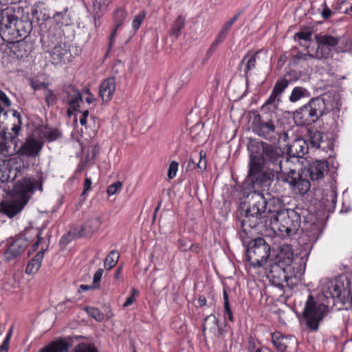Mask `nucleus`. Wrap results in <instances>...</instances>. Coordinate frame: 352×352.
Returning <instances> with one entry per match:
<instances>
[{
  "label": "nucleus",
  "mask_w": 352,
  "mask_h": 352,
  "mask_svg": "<svg viewBox=\"0 0 352 352\" xmlns=\"http://www.w3.org/2000/svg\"><path fill=\"white\" fill-rule=\"evenodd\" d=\"M126 16V12L124 9L122 8L116 9L113 13L114 25H116L117 28H120L125 19Z\"/></svg>",
  "instance_id": "37"
},
{
  "label": "nucleus",
  "mask_w": 352,
  "mask_h": 352,
  "mask_svg": "<svg viewBox=\"0 0 352 352\" xmlns=\"http://www.w3.org/2000/svg\"><path fill=\"white\" fill-rule=\"evenodd\" d=\"M310 96L309 91L302 87H296L293 89L289 100L291 102H296L302 98H307Z\"/></svg>",
  "instance_id": "30"
},
{
  "label": "nucleus",
  "mask_w": 352,
  "mask_h": 352,
  "mask_svg": "<svg viewBox=\"0 0 352 352\" xmlns=\"http://www.w3.org/2000/svg\"><path fill=\"white\" fill-rule=\"evenodd\" d=\"M184 25L185 19L181 15L178 16L173 24L170 34L177 38Z\"/></svg>",
  "instance_id": "35"
},
{
  "label": "nucleus",
  "mask_w": 352,
  "mask_h": 352,
  "mask_svg": "<svg viewBox=\"0 0 352 352\" xmlns=\"http://www.w3.org/2000/svg\"><path fill=\"white\" fill-rule=\"evenodd\" d=\"M91 181L89 178H86L84 182V190L82 194H85L91 188Z\"/></svg>",
  "instance_id": "58"
},
{
  "label": "nucleus",
  "mask_w": 352,
  "mask_h": 352,
  "mask_svg": "<svg viewBox=\"0 0 352 352\" xmlns=\"http://www.w3.org/2000/svg\"><path fill=\"white\" fill-rule=\"evenodd\" d=\"M327 113L324 99L321 97L311 98L308 103L293 113L295 122L298 126H308L316 122Z\"/></svg>",
  "instance_id": "6"
},
{
  "label": "nucleus",
  "mask_w": 352,
  "mask_h": 352,
  "mask_svg": "<svg viewBox=\"0 0 352 352\" xmlns=\"http://www.w3.org/2000/svg\"><path fill=\"white\" fill-rule=\"evenodd\" d=\"M179 164L173 161L169 165L168 170V177L170 179H173L177 174V170H178Z\"/></svg>",
  "instance_id": "49"
},
{
  "label": "nucleus",
  "mask_w": 352,
  "mask_h": 352,
  "mask_svg": "<svg viewBox=\"0 0 352 352\" xmlns=\"http://www.w3.org/2000/svg\"><path fill=\"white\" fill-rule=\"evenodd\" d=\"M59 136V133L57 130H49L45 133V137L50 141L55 140Z\"/></svg>",
  "instance_id": "55"
},
{
  "label": "nucleus",
  "mask_w": 352,
  "mask_h": 352,
  "mask_svg": "<svg viewBox=\"0 0 352 352\" xmlns=\"http://www.w3.org/2000/svg\"><path fill=\"white\" fill-rule=\"evenodd\" d=\"M328 171L327 162L316 160L300 172L289 168L288 173L281 174L278 179L279 182L288 184L295 194L303 195L310 190L311 182L314 184L320 181Z\"/></svg>",
  "instance_id": "3"
},
{
  "label": "nucleus",
  "mask_w": 352,
  "mask_h": 352,
  "mask_svg": "<svg viewBox=\"0 0 352 352\" xmlns=\"http://www.w3.org/2000/svg\"><path fill=\"white\" fill-rule=\"evenodd\" d=\"M258 54V52H256L254 55L250 56L247 54L244 56L240 63L239 67H241L245 64L244 73L245 76H248V72L254 69L256 67V57Z\"/></svg>",
  "instance_id": "31"
},
{
  "label": "nucleus",
  "mask_w": 352,
  "mask_h": 352,
  "mask_svg": "<svg viewBox=\"0 0 352 352\" xmlns=\"http://www.w3.org/2000/svg\"><path fill=\"white\" fill-rule=\"evenodd\" d=\"M118 28H117L116 25H114V28H113L112 32L111 33V35H110V37H109V43L108 50H110V49L113 45V43L115 42V38H116V36L117 30Z\"/></svg>",
  "instance_id": "56"
},
{
  "label": "nucleus",
  "mask_w": 352,
  "mask_h": 352,
  "mask_svg": "<svg viewBox=\"0 0 352 352\" xmlns=\"http://www.w3.org/2000/svg\"><path fill=\"white\" fill-rule=\"evenodd\" d=\"M223 300H224V303H223L224 313H225V314L228 315V319L230 321H233L234 320L233 314H232V311L230 306L229 300H228V294L226 289H223Z\"/></svg>",
  "instance_id": "40"
},
{
  "label": "nucleus",
  "mask_w": 352,
  "mask_h": 352,
  "mask_svg": "<svg viewBox=\"0 0 352 352\" xmlns=\"http://www.w3.org/2000/svg\"><path fill=\"white\" fill-rule=\"evenodd\" d=\"M12 328H11L5 338L3 344L0 346V352H7L8 350L10 340L12 336Z\"/></svg>",
  "instance_id": "51"
},
{
  "label": "nucleus",
  "mask_w": 352,
  "mask_h": 352,
  "mask_svg": "<svg viewBox=\"0 0 352 352\" xmlns=\"http://www.w3.org/2000/svg\"><path fill=\"white\" fill-rule=\"evenodd\" d=\"M119 253L116 250H112L107 256L104 261V265L107 270L112 269L118 263Z\"/></svg>",
  "instance_id": "34"
},
{
  "label": "nucleus",
  "mask_w": 352,
  "mask_h": 352,
  "mask_svg": "<svg viewBox=\"0 0 352 352\" xmlns=\"http://www.w3.org/2000/svg\"><path fill=\"white\" fill-rule=\"evenodd\" d=\"M280 173V171L267 169L265 171L261 170L259 173L250 175L248 170V177L251 178V182L254 188H268L274 181L275 177Z\"/></svg>",
  "instance_id": "13"
},
{
  "label": "nucleus",
  "mask_w": 352,
  "mask_h": 352,
  "mask_svg": "<svg viewBox=\"0 0 352 352\" xmlns=\"http://www.w3.org/2000/svg\"><path fill=\"white\" fill-rule=\"evenodd\" d=\"M32 22L19 19L14 9H7L3 12L0 23V36L3 41L19 43L26 38L32 31Z\"/></svg>",
  "instance_id": "4"
},
{
  "label": "nucleus",
  "mask_w": 352,
  "mask_h": 352,
  "mask_svg": "<svg viewBox=\"0 0 352 352\" xmlns=\"http://www.w3.org/2000/svg\"><path fill=\"white\" fill-rule=\"evenodd\" d=\"M323 133L317 129H309L307 131L308 140L313 147L319 148L323 140Z\"/></svg>",
  "instance_id": "27"
},
{
  "label": "nucleus",
  "mask_w": 352,
  "mask_h": 352,
  "mask_svg": "<svg viewBox=\"0 0 352 352\" xmlns=\"http://www.w3.org/2000/svg\"><path fill=\"white\" fill-rule=\"evenodd\" d=\"M270 256V246L263 238L251 241L246 250L247 260L254 267H263Z\"/></svg>",
  "instance_id": "9"
},
{
  "label": "nucleus",
  "mask_w": 352,
  "mask_h": 352,
  "mask_svg": "<svg viewBox=\"0 0 352 352\" xmlns=\"http://www.w3.org/2000/svg\"><path fill=\"white\" fill-rule=\"evenodd\" d=\"M138 294L139 292L136 289L133 288L131 290V294L126 298L125 302L123 304V307H126L132 305L135 301V298L138 296Z\"/></svg>",
  "instance_id": "52"
},
{
  "label": "nucleus",
  "mask_w": 352,
  "mask_h": 352,
  "mask_svg": "<svg viewBox=\"0 0 352 352\" xmlns=\"http://www.w3.org/2000/svg\"><path fill=\"white\" fill-rule=\"evenodd\" d=\"M68 349V344L63 340L54 342L46 346L42 352H63Z\"/></svg>",
  "instance_id": "33"
},
{
  "label": "nucleus",
  "mask_w": 352,
  "mask_h": 352,
  "mask_svg": "<svg viewBox=\"0 0 352 352\" xmlns=\"http://www.w3.org/2000/svg\"><path fill=\"white\" fill-rule=\"evenodd\" d=\"M72 233L73 232L72 231H69L67 236L65 235L62 236L60 243L62 244H67L71 240L69 238Z\"/></svg>",
  "instance_id": "60"
},
{
  "label": "nucleus",
  "mask_w": 352,
  "mask_h": 352,
  "mask_svg": "<svg viewBox=\"0 0 352 352\" xmlns=\"http://www.w3.org/2000/svg\"><path fill=\"white\" fill-rule=\"evenodd\" d=\"M85 310L90 317L98 322H102L104 318V314L98 308L86 307Z\"/></svg>",
  "instance_id": "38"
},
{
  "label": "nucleus",
  "mask_w": 352,
  "mask_h": 352,
  "mask_svg": "<svg viewBox=\"0 0 352 352\" xmlns=\"http://www.w3.org/2000/svg\"><path fill=\"white\" fill-rule=\"evenodd\" d=\"M304 272V267L300 262L294 261L285 267L280 268L278 265H271L268 277L277 278L278 281L285 280L288 281L292 278H299Z\"/></svg>",
  "instance_id": "11"
},
{
  "label": "nucleus",
  "mask_w": 352,
  "mask_h": 352,
  "mask_svg": "<svg viewBox=\"0 0 352 352\" xmlns=\"http://www.w3.org/2000/svg\"><path fill=\"white\" fill-rule=\"evenodd\" d=\"M63 92L65 94V96L63 98V102L67 104L74 110H77L80 107L79 102H82L80 91L72 85H65L63 87Z\"/></svg>",
  "instance_id": "15"
},
{
  "label": "nucleus",
  "mask_w": 352,
  "mask_h": 352,
  "mask_svg": "<svg viewBox=\"0 0 352 352\" xmlns=\"http://www.w3.org/2000/svg\"><path fill=\"white\" fill-rule=\"evenodd\" d=\"M288 85H289L288 80H287L285 78L278 80L274 87L272 91L280 97V96L282 94V93L288 87Z\"/></svg>",
  "instance_id": "39"
},
{
  "label": "nucleus",
  "mask_w": 352,
  "mask_h": 352,
  "mask_svg": "<svg viewBox=\"0 0 352 352\" xmlns=\"http://www.w3.org/2000/svg\"><path fill=\"white\" fill-rule=\"evenodd\" d=\"M276 100H277V102H279L280 101V98L272 91L270 96L265 101V102L264 103L261 108L264 109L265 107L270 104H272L273 103L275 102Z\"/></svg>",
  "instance_id": "54"
},
{
  "label": "nucleus",
  "mask_w": 352,
  "mask_h": 352,
  "mask_svg": "<svg viewBox=\"0 0 352 352\" xmlns=\"http://www.w3.org/2000/svg\"><path fill=\"white\" fill-rule=\"evenodd\" d=\"M116 91V80L113 77L108 78L102 81L99 87V96L102 101H110Z\"/></svg>",
  "instance_id": "19"
},
{
  "label": "nucleus",
  "mask_w": 352,
  "mask_h": 352,
  "mask_svg": "<svg viewBox=\"0 0 352 352\" xmlns=\"http://www.w3.org/2000/svg\"><path fill=\"white\" fill-rule=\"evenodd\" d=\"M300 217L294 210L283 211L276 221L269 227L274 232H278L282 237H288L296 233L300 226Z\"/></svg>",
  "instance_id": "7"
},
{
  "label": "nucleus",
  "mask_w": 352,
  "mask_h": 352,
  "mask_svg": "<svg viewBox=\"0 0 352 352\" xmlns=\"http://www.w3.org/2000/svg\"><path fill=\"white\" fill-rule=\"evenodd\" d=\"M122 183L121 182L113 183L107 188V193L109 196L115 195L122 189Z\"/></svg>",
  "instance_id": "45"
},
{
  "label": "nucleus",
  "mask_w": 352,
  "mask_h": 352,
  "mask_svg": "<svg viewBox=\"0 0 352 352\" xmlns=\"http://www.w3.org/2000/svg\"><path fill=\"white\" fill-rule=\"evenodd\" d=\"M101 225V220L99 217H93L89 219L85 223L80 227L78 233L74 232V236L88 237L91 236L98 230Z\"/></svg>",
  "instance_id": "18"
},
{
  "label": "nucleus",
  "mask_w": 352,
  "mask_h": 352,
  "mask_svg": "<svg viewBox=\"0 0 352 352\" xmlns=\"http://www.w3.org/2000/svg\"><path fill=\"white\" fill-rule=\"evenodd\" d=\"M307 151V142L302 138L296 139L287 148V154L294 157H302Z\"/></svg>",
  "instance_id": "20"
},
{
  "label": "nucleus",
  "mask_w": 352,
  "mask_h": 352,
  "mask_svg": "<svg viewBox=\"0 0 352 352\" xmlns=\"http://www.w3.org/2000/svg\"><path fill=\"white\" fill-rule=\"evenodd\" d=\"M0 104L3 108H9L12 105L11 100L6 94V93L1 89H0Z\"/></svg>",
  "instance_id": "48"
},
{
  "label": "nucleus",
  "mask_w": 352,
  "mask_h": 352,
  "mask_svg": "<svg viewBox=\"0 0 352 352\" xmlns=\"http://www.w3.org/2000/svg\"><path fill=\"white\" fill-rule=\"evenodd\" d=\"M328 311V307L323 303L317 302L311 295L308 296L303 311V317L307 327L311 331L318 329L319 323Z\"/></svg>",
  "instance_id": "10"
},
{
  "label": "nucleus",
  "mask_w": 352,
  "mask_h": 352,
  "mask_svg": "<svg viewBox=\"0 0 352 352\" xmlns=\"http://www.w3.org/2000/svg\"><path fill=\"white\" fill-rule=\"evenodd\" d=\"M304 229L305 233L302 235L301 239H303L305 237H308L309 242L315 243L321 232L320 226L315 223L307 224Z\"/></svg>",
  "instance_id": "25"
},
{
  "label": "nucleus",
  "mask_w": 352,
  "mask_h": 352,
  "mask_svg": "<svg viewBox=\"0 0 352 352\" xmlns=\"http://www.w3.org/2000/svg\"><path fill=\"white\" fill-rule=\"evenodd\" d=\"M248 199V206L239 219L241 228L245 234L260 225L270 227L280 212L287 210L283 208L279 199L272 198L267 201L263 194L257 190L250 192Z\"/></svg>",
  "instance_id": "1"
},
{
  "label": "nucleus",
  "mask_w": 352,
  "mask_h": 352,
  "mask_svg": "<svg viewBox=\"0 0 352 352\" xmlns=\"http://www.w3.org/2000/svg\"><path fill=\"white\" fill-rule=\"evenodd\" d=\"M311 34L312 32L310 30L305 29L296 33L294 37L298 38L300 40L309 41L311 38Z\"/></svg>",
  "instance_id": "44"
},
{
  "label": "nucleus",
  "mask_w": 352,
  "mask_h": 352,
  "mask_svg": "<svg viewBox=\"0 0 352 352\" xmlns=\"http://www.w3.org/2000/svg\"><path fill=\"white\" fill-rule=\"evenodd\" d=\"M272 341L278 352H285L289 346L296 344V339L293 336H283L280 332L272 333Z\"/></svg>",
  "instance_id": "16"
},
{
  "label": "nucleus",
  "mask_w": 352,
  "mask_h": 352,
  "mask_svg": "<svg viewBox=\"0 0 352 352\" xmlns=\"http://www.w3.org/2000/svg\"><path fill=\"white\" fill-rule=\"evenodd\" d=\"M43 94L45 102L48 107L52 106L56 102L57 97L52 89H45Z\"/></svg>",
  "instance_id": "41"
},
{
  "label": "nucleus",
  "mask_w": 352,
  "mask_h": 352,
  "mask_svg": "<svg viewBox=\"0 0 352 352\" xmlns=\"http://www.w3.org/2000/svg\"><path fill=\"white\" fill-rule=\"evenodd\" d=\"M316 41L322 45L329 46V47H334L337 45L339 42H340V39L338 37H334L329 35H321L316 34L315 36Z\"/></svg>",
  "instance_id": "28"
},
{
  "label": "nucleus",
  "mask_w": 352,
  "mask_h": 352,
  "mask_svg": "<svg viewBox=\"0 0 352 352\" xmlns=\"http://www.w3.org/2000/svg\"><path fill=\"white\" fill-rule=\"evenodd\" d=\"M36 189L42 190L41 182L24 178L16 182L14 186V190L19 196V199L2 205V212L9 217H12L17 214L28 203L30 194Z\"/></svg>",
  "instance_id": "5"
},
{
  "label": "nucleus",
  "mask_w": 352,
  "mask_h": 352,
  "mask_svg": "<svg viewBox=\"0 0 352 352\" xmlns=\"http://www.w3.org/2000/svg\"><path fill=\"white\" fill-rule=\"evenodd\" d=\"M102 274L103 270L102 268L98 269L95 272L93 278V285L91 287V289H96L99 287Z\"/></svg>",
  "instance_id": "47"
},
{
  "label": "nucleus",
  "mask_w": 352,
  "mask_h": 352,
  "mask_svg": "<svg viewBox=\"0 0 352 352\" xmlns=\"http://www.w3.org/2000/svg\"><path fill=\"white\" fill-rule=\"evenodd\" d=\"M16 162L14 159H10L0 164V181L6 182L9 179H14L21 172V166H16L12 168L13 165Z\"/></svg>",
  "instance_id": "17"
},
{
  "label": "nucleus",
  "mask_w": 352,
  "mask_h": 352,
  "mask_svg": "<svg viewBox=\"0 0 352 352\" xmlns=\"http://www.w3.org/2000/svg\"><path fill=\"white\" fill-rule=\"evenodd\" d=\"M230 23L228 21L223 25L221 31L217 34L214 41L212 43L211 46L207 52V55H211L217 48L218 45L221 43L226 38L229 30L232 28Z\"/></svg>",
  "instance_id": "24"
},
{
  "label": "nucleus",
  "mask_w": 352,
  "mask_h": 352,
  "mask_svg": "<svg viewBox=\"0 0 352 352\" xmlns=\"http://www.w3.org/2000/svg\"><path fill=\"white\" fill-rule=\"evenodd\" d=\"M249 153L248 168L250 175L259 173L264 168L278 170L276 179L283 173H287L289 168L283 167L284 152L280 147L269 144L263 140L250 138L247 145Z\"/></svg>",
  "instance_id": "2"
},
{
  "label": "nucleus",
  "mask_w": 352,
  "mask_h": 352,
  "mask_svg": "<svg viewBox=\"0 0 352 352\" xmlns=\"http://www.w3.org/2000/svg\"><path fill=\"white\" fill-rule=\"evenodd\" d=\"M111 0H93V8L94 12L95 24L96 25V18H100V12H103L107 8Z\"/></svg>",
  "instance_id": "32"
},
{
  "label": "nucleus",
  "mask_w": 352,
  "mask_h": 352,
  "mask_svg": "<svg viewBox=\"0 0 352 352\" xmlns=\"http://www.w3.org/2000/svg\"><path fill=\"white\" fill-rule=\"evenodd\" d=\"M74 352H98V351L93 345L81 343L76 346Z\"/></svg>",
  "instance_id": "42"
},
{
  "label": "nucleus",
  "mask_w": 352,
  "mask_h": 352,
  "mask_svg": "<svg viewBox=\"0 0 352 352\" xmlns=\"http://www.w3.org/2000/svg\"><path fill=\"white\" fill-rule=\"evenodd\" d=\"M345 45L343 47L342 51L346 52L352 46V41L351 39H346Z\"/></svg>",
  "instance_id": "62"
},
{
  "label": "nucleus",
  "mask_w": 352,
  "mask_h": 352,
  "mask_svg": "<svg viewBox=\"0 0 352 352\" xmlns=\"http://www.w3.org/2000/svg\"><path fill=\"white\" fill-rule=\"evenodd\" d=\"M250 128L255 135L269 142H275L278 139L279 131L276 121L258 113H254L251 118Z\"/></svg>",
  "instance_id": "8"
},
{
  "label": "nucleus",
  "mask_w": 352,
  "mask_h": 352,
  "mask_svg": "<svg viewBox=\"0 0 352 352\" xmlns=\"http://www.w3.org/2000/svg\"><path fill=\"white\" fill-rule=\"evenodd\" d=\"M308 58H313L314 55L298 52L297 54L292 56V60L294 64H298L301 59L307 60Z\"/></svg>",
  "instance_id": "50"
},
{
  "label": "nucleus",
  "mask_w": 352,
  "mask_h": 352,
  "mask_svg": "<svg viewBox=\"0 0 352 352\" xmlns=\"http://www.w3.org/2000/svg\"><path fill=\"white\" fill-rule=\"evenodd\" d=\"M329 52V50L325 47V45H319L315 55H314V58H316L318 59H321L325 57Z\"/></svg>",
  "instance_id": "46"
},
{
  "label": "nucleus",
  "mask_w": 352,
  "mask_h": 352,
  "mask_svg": "<svg viewBox=\"0 0 352 352\" xmlns=\"http://www.w3.org/2000/svg\"><path fill=\"white\" fill-rule=\"evenodd\" d=\"M324 6H325V8L322 11L321 14L324 19H328L331 16L332 12L331 11V10L329 8H328L326 6L325 2H324Z\"/></svg>",
  "instance_id": "57"
},
{
  "label": "nucleus",
  "mask_w": 352,
  "mask_h": 352,
  "mask_svg": "<svg viewBox=\"0 0 352 352\" xmlns=\"http://www.w3.org/2000/svg\"><path fill=\"white\" fill-rule=\"evenodd\" d=\"M44 250L38 252L27 265L25 272L28 274H35L40 268L43 258Z\"/></svg>",
  "instance_id": "26"
},
{
  "label": "nucleus",
  "mask_w": 352,
  "mask_h": 352,
  "mask_svg": "<svg viewBox=\"0 0 352 352\" xmlns=\"http://www.w3.org/2000/svg\"><path fill=\"white\" fill-rule=\"evenodd\" d=\"M50 56L54 63H65L69 60V53L66 48L60 45L55 46L50 52Z\"/></svg>",
  "instance_id": "23"
},
{
  "label": "nucleus",
  "mask_w": 352,
  "mask_h": 352,
  "mask_svg": "<svg viewBox=\"0 0 352 352\" xmlns=\"http://www.w3.org/2000/svg\"><path fill=\"white\" fill-rule=\"evenodd\" d=\"M350 293L348 283L344 285V281L341 278L327 281L323 289V294L326 298H336L342 302L345 301Z\"/></svg>",
  "instance_id": "12"
},
{
  "label": "nucleus",
  "mask_w": 352,
  "mask_h": 352,
  "mask_svg": "<svg viewBox=\"0 0 352 352\" xmlns=\"http://www.w3.org/2000/svg\"><path fill=\"white\" fill-rule=\"evenodd\" d=\"M88 115H89L88 110H85V111H83L82 116V118H80V123L82 125H85L86 124V123H87V118Z\"/></svg>",
  "instance_id": "59"
},
{
  "label": "nucleus",
  "mask_w": 352,
  "mask_h": 352,
  "mask_svg": "<svg viewBox=\"0 0 352 352\" xmlns=\"http://www.w3.org/2000/svg\"><path fill=\"white\" fill-rule=\"evenodd\" d=\"M219 320L216 318V316L213 314H210L205 318L204 322L203 324V333H204L207 326H210V330L215 329L216 327L218 328V333L220 336H223L224 331L221 327L219 326Z\"/></svg>",
  "instance_id": "29"
},
{
  "label": "nucleus",
  "mask_w": 352,
  "mask_h": 352,
  "mask_svg": "<svg viewBox=\"0 0 352 352\" xmlns=\"http://www.w3.org/2000/svg\"><path fill=\"white\" fill-rule=\"evenodd\" d=\"M241 14V12H238L232 19H230L228 22L230 23V24L232 25L235 23V21L239 19Z\"/></svg>",
  "instance_id": "64"
},
{
  "label": "nucleus",
  "mask_w": 352,
  "mask_h": 352,
  "mask_svg": "<svg viewBox=\"0 0 352 352\" xmlns=\"http://www.w3.org/2000/svg\"><path fill=\"white\" fill-rule=\"evenodd\" d=\"M191 164L194 168L197 167L201 171L204 170L206 168L207 162L205 158V154L202 155V152L201 151L199 154V162L197 163L195 160L192 158H190L188 161V166L190 167Z\"/></svg>",
  "instance_id": "36"
},
{
  "label": "nucleus",
  "mask_w": 352,
  "mask_h": 352,
  "mask_svg": "<svg viewBox=\"0 0 352 352\" xmlns=\"http://www.w3.org/2000/svg\"><path fill=\"white\" fill-rule=\"evenodd\" d=\"M43 148V143L41 140L33 137L26 138L19 150L17 153L28 157L38 156Z\"/></svg>",
  "instance_id": "14"
},
{
  "label": "nucleus",
  "mask_w": 352,
  "mask_h": 352,
  "mask_svg": "<svg viewBox=\"0 0 352 352\" xmlns=\"http://www.w3.org/2000/svg\"><path fill=\"white\" fill-rule=\"evenodd\" d=\"M278 261L272 265H278L283 268L286 265H289L294 262V253L291 245H284L280 248V252L278 254Z\"/></svg>",
  "instance_id": "21"
},
{
  "label": "nucleus",
  "mask_w": 352,
  "mask_h": 352,
  "mask_svg": "<svg viewBox=\"0 0 352 352\" xmlns=\"http://www.w3.org/2000/svg\"><path fill=\"white\" fill-rule=\"evenodd\" d=\"M28 244V241L25 238L21 237L14 241L6 253L8 258L11 259L18 256L25 250Z\"/></svg>",
  "instance_id": "22"
},
{
  "label": "nucleus",
  "mask_w": 352,
  "mask_h": 352,
  "mask_svg": "<svg viewBox=\"0 0 352 352\" xmlns=\"http://www.w3.org/2000/svg\"><path fill=\"white\" fill-rule=\"evenodd\" d=\"M145 16L146 14L144 12H141L138 15L135 16L132 23L133 28L135 31L140 28Z\"/></svg>",
  "instance_id": "43"
},
{
  "label": "nucleus",
  "mask_w": 352,
  "mask_h": 352,
  "mask_svg": "<svg viewBox=\"0 0 352 352\" xmlns=\"http://www.w3.org/2000/svg\"><path fill=\"white\" fill-rule=\"evenodd\" d=\"M87 93L89 94V96L86 98L85 100L87 103L91 104L95 101V98L94 95L89 93V90H87Z\"/></svg>",
  "instance_id": "63"
},
{
  "label": "nucleus",
  "mask_w": 352,
  "mask_h": 352,
  "mask_svg": "<svg viewBox=\"0 0 352 352\" xmlns=\"http://www.w3.org/2000/svg\"><path fill=\"white\" fill-rule=\"evenodd\" d=\"M72 233L73 232L72 231H69L67 236L65 235L62 236L60 243L62 244H67L71 240L69 238Z\"/></svg>",
  "instance_id": "61"
},
{
  "label": "nucleus",
  "mask_w": 352,
  "mask_h": 352,
  "mask_svg": "<svg viewBox=\"0 0 352 352\" xmlns=\"http://www.w3.org/2000/svg\"><path fill=\"white\" fill-rule=\"evenodd\" d=\"M30 231L34 232L37 238L36 242L32 246L33 250L35 251L38 248L41 241L43 240V238L41 237L42 231L38 228L31 229Z\"/></svg>",
  "instance_id": "53"
}]
</instances>
